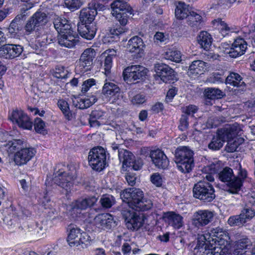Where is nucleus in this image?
Here are the masks:
<instances>
[{"label": "nucleus", "mask_w": 255, "mask_h": 255, "mask_svg": "<svg viewBox=\"0 0 255 255\" xmlns=\"http://www.w3.org/2000/svg\"><path fill=\"white\" fill-rule=\"evenodd\" d=\"M200 239L204 242L199 245L198 250L202 255H225L230 245L228 233L220 227L212 228L210 232L202 236Z\"/></svg>", "instance_id": "nucleus-1"}, {"label": "nucleus", "mask_w": 255, "mask_h": 255, "mask_svg": "<svg viewBox=\"0 0 255 255\" xmlns=\"http://www.w3.org/2000/svg\"><path fill=\"white\" fill-rule=\"evenodd\" d=\"M120 196L126 205L130 209L137 211H145L151 209L153 204L151 200L143 196V192L138 188H129L123 191Z\"/></svg>", "instance_id": "nucleus-2"}, {"label": "nucleus", "mask_w": 255, "mask_h": 255, "mask_svg": "<svg viewBox=\"0 0 255 255\" xmlns=\"http://www.w3.org/2000/svg\"><path fill=\"white\" fill-rule=\"evenodd\" d=\"M242 133L243 130L238 124L227 125L217 130L216 135L212 138L208 144V147L212 150H219L223 147L227 139L233 138L236 135H241Z\"/></svg>", "instance_id": "nucleus-3"}, {"label": "nucleus", "mask_w": 255, "mask_h": 255, "mask_svg": "<svg viewBox=\"0 0 255 255\" xmlns=\"http://www.w3.org/2000/svg\"><path fill=\"white\" fill-rule=\"evenodd\" d=\"M239 165L240 169L237 176L234 175L232 169L228 167L224 168L218 174L221 181L228 183L229 189L227 191L231 194L238 193L247 176L246 170L242 169L240 164Z\"/></svg>", "instance_id": "nucleus-4"}, {"label": "nucleus", "mask_w": 255, "mask_h": 255, "mask_svg": "<svg viewBox=\"0 0 255 255\" xmlns=\"http://www.w3.org/2000/svg\"><path fill=\"white\" fill-rule=\"evenodd\" d=\"M76 177V169L73 164L68 165L66 170L59 169L55 172L52 179L53 183L64 190L66 194L70 192L73 181Z\"/></svg>", "instance_id": "nucleus-5"}, {"label": "nucleus", "mask_w": 255, "mask_h": 255, "mask_svg": "<svg viewBox=\"0 0 255 255\" xmlns=\"http://www.w3.org/2000/svg\"><path fill=\"white\" fill-rule=\"evenodd\" d=\"M177 167L182 173H189L194 166L193 152L188 147L181 146L175 151Z\"/></svg>", "instance_id": "nucleus-6"}, {"label": "nucleus", "mask_w": 255, "mask_h": 255, "mask_svg": "<svg viewBox=\"0 0 255 255\" xmlns=\"http://www.w3.org/2000/svg\"><path fill=\"white\" fill-rule=\"evenodd\" d=\"M68 230L67 241L70 247H74L81 245L82 248H84L90 243L91 237L79 227L70 225Z\"/></svg>", "instance_id": "nucleus-7"}, {"label": "nucleus", "mask_w": 255, "mask_h": 255, "mask_svg": "<svg viewBox=\"0 0 255 255\" xmlns=\"http://www.w3.org/2000/svg\"><path fill=\"white\" fill-rule=\"evenodd\" d=\"M120 211L125 220L126 226L128 230L132 231H137L143 226V217L139 216L126 205L120 207Z\"/></svg>", "instance_id": "nucleus-8"}, {"label": "nucleus", "mask_w": 255, "mask_h": 255, "mask_svg": "<svg viewBox=\"0 0 255 255\" xmlns=\"http://www.w3.org/2000/svg\"><path fill=\"white\" fill-rule=\"evenodd\" d=\"M193 193L194 197L205 202H210L215 198L213 186L204 180L194 184Z\"/></svg>", "instance_id": "nucleus-9"}, {"label": "nucleus", "mask_w": 255, "mask_h": 255, "mask_svg": "<svg viewBox=\"0 0 255 255\" xmlns=\"http://www.w3.org/2000/svg\"><path fill=\"white\" fill-rule=\"evenodd\" d=\"M106 151L101 146L94 147L89 152L88 161L91 168L96 171H101L106 165Z\"/></svg>", "instance_id": "nucleus-10"}, {"label": "nucleus", "mask_w": 255, "mask_h": 255, "mask_svg": "<svg viewBox=\"0 0 255 255\" xmlns=\"http://www.w3.org/2000/svg\"><path fill=\"white\" fill-rule=\"evenodd\" d=\"M112 13L121 25H126L128 21V14H132L131 7L121 0H115L111 4Z\"/></svg>", "instance_id": "nucleus-11"}, {"label": "nucleus", "mask_w": 255, "mask_h": 255, "mask_svg": "<svg viewBox=\"0 0 255 255\" xmlns=\"http://www.w3.org/2000/svg\"><path fill=\"white\" fill-rule=\"evenodd\" d=\"M149 73L147 68L140 65H132L126 68L123 73L124 79L127 82L142 80Z\"/></svg>", "instance_id": "nucleus-12"}, {"label": "nucleus", "mask_w": 255, "mask_h": 255, "mask_svg": "<svg viewBox=\"0 0 255 255\" xmlns=\"http://www.w3.org/2000/svg\"><path fill=\"white\" fill-rule=\"evenodd\" d=\"M97 201L95 196L78 199L69 205V212L73 218L80 217L82 211L93 206Z\"/></svg>", "instance_id": "nucleus-13"}, {"label": "nucleus", "mask_w": 255, "mask_h": 255, "mask_svg": "<svg viewBox=\"0 0 255 255\" xmlns=\"http://www.w3.org/2000/svg\"><path fill=\"white\" fill-rule=\"evenodd\" d=\"M96 56V50L92 48H88L84 50L76 69L80 73L90 71L92 68L93 60Z\"/></svg>", "instance_id": "nucleus-14"}, {"label": "nucleus", "mask_w": 255, "mask_h": 255, "mask_svg": "<svg viewBox=\"0 0 255 255\" xmlns=\"http://www.w3.org/2000/svg\"><path fill=\"white\" fill-rule=\"evenodd\" d=\"M104 5L98 3L96 0H92L88 6L80 11V20L81 23H95L94 20L97 14V10L104 9Z\"/></svg>", "instance_id": "nucleus-15"}, {"label": "nucleus", "mask_w": 255, "mask_h": 255, "mask_svg": "<svg viewBox=\"0 0 255 255\" xmlns=\"http://www.w3.org/2000/svg\"><path fill=\"white\" fill-rule=\"evenodd\" d=\"M154 77L156 80H160L163 82L166 83L171 80H174L175 78V73L168 65L158 63L154 66Z\"/></svg>", "instance_id": "nucleus-16"}, {"label": "nucleus", "mask_w": 255, "mask_h": 255, "mask_svg": "<svg viewBox=\"0 0 255 255\" xmlns=\"http://www.w3.org/2000/svg\"><path fill=\"white\" fill-rule=\"evenodd\" d=\"M214 212L208 210H200L195 212L192 219V225L198 228L205 226L213 220Z\"/></svg>", "instance_id": "nucleus-17"}, {"label": "nucleus", "mask_w": 255, "mask_h": 255, "mask_svg": "<svg viewBox=\"0 0 255 255\" xmlns=\"http://www.w3.org/2000/svg\"><path fill=\"white\" fill-rule=\"evenodd\" d=\"M117 50L114 49H109L105 50L95 61V63H99V66L102 65V60L104 59V67L105 74L107 77L110 74L111 69L113 65V59L117 55Z\"/></svg>", "instance_id": "nucleus-18"}, {"label": "nucleus", "mask_w": 255, "mask_h": 255, "mask_svg": "<svg viewBox=\"0 0 255 255\" xmlns=\"http://www.w3.org/2000/svg\"><path fill=\"white\" fill-rule=\"evenodd\" d=\"M95 226L103 230H110L117 225L113 215L109 213L99 214L94 219Z\"/></svg>", "instance_id": "nucleus-19"}, {"label": "nucleus", "mask_w": 255, "mask_h": 255, "mask_svg": "<svg viewBox=\"0 0 255 255\" xmlns=\"http://www.w3.org/2000/svg\"><path fill=\"white\" fill-rule=\"evenodd\" d=\"M212 28L219 31L223 36L227 35L230 32L238 33L239 28L235 25L228 24L221 18H217L212 20L211 22Z\"/></svg>", "instance_id": "nucleus-20"}, {"label": "nucleus", "mask_w": 255, "mask_h": 255, "mask_svg": "<svg viewBox=\"0 0 255 255\" xmlns=\"http://www.w3.org/2000/svg\"><path fill=\"white\" fill-rule=\"evenodd\" d=\"M247 49V43L244 38L237 37L236 38L229 49L225 51L233 58H236L245 54Z\"/></svg>", "instance_id": "nucleus-21"}, {"label": "nucleus", "mask_w": 255, "mask_h": 255, "mask_svg": "<svg viewBox=\"0 0 255 255\" xmlns=\"http://www.w3.org/2000/svg\"><path fill=\"white\" fill-rule=\"evenodd\" d=\"M36 150L32 147H23L14 154V161L17 165L26 164L35 154Z\"/></svg>", "instance_id": "nucleus-22"}, {"label": "nucleus", "mask_w": 255, "mask_h": 255, "mask_svg": "<svg viewBox=\"0 0 255 255\" xmlns=\"http://www.w3.org/2000/svg\"><path fill=\"white\" fill-rule=\"evenodd\" d=\"M78 41V37L72 29L60 33L58 35V42L61 46L68 48L73 47Z\"/></svg>", "instance_id": "nucleus-23"}, {"label": "nucleus", "mask_w": 255, "mask_h": 255, "mask_svg": "<svg viewBox=\"0 0 255 255\" xmlns=\"http://www.w3.org/2000/svg\"><path fill=\"white\" fill-rule=\"evenodd\" d=\"M9 119L12 123H16L20 128L26 129L32 128V122L25 113H11Z\"/></svg>", "instance_id": "nucleus-24"}, {"label": "nucleus", "mask_w": 255, "mask_h": 255, "mask_svg": "<svg viewBox=\"0 0 255 255\" xmlns=\"http://www.w3.org/2000/svg\"><path fill=\"white\" fill-rule=\"evenodd\" d=\"M150 157L154 165L160 169H165L169 165V161L163 151L157 149L150 152Z\"/></svg>", "instance_id": "nucleus-25"}, {"label": "nucleus", "mask_w": 255, "mask_h": 255, "mask_svg": "<svg viewBox=\"0 0 255 255\" xmlns=\"http://www.w3.org/2000/svg\"><path fill=\"white\" fill-rule=\"evenodd\" d=\"M22 51V47L19 45H4L0 47V57L13 58L18 56Z\"/></svg>", "instance_id": "nucleus-26"}, {"label": "nucleus", "mask_w": 255, "mask_h": 255, "mask_svg": "<svg viewBox=\"0 0 255 255\" xmlns=\"http://www.w3.org/2000/svg\"><path fill=\"white\" fill-rule=\"evenodd\" d=\"M208 65L202 60H195L190 64L188 75L192 78H195L204 74L208 69Z\"/></svg>", "instance_id": "nucleus-27"}, {"label": "nucleus", "mask_w": 255, "mask_h": 255, "mask_svg": "<svg viewBox=\"0 0 255 255\" xmlns=\"http://www.w3.org/2000/svg\"><path fill=\"white\" fill-rule=\"evenodd\" d=\"M78 30L80 35L83 38L91 40L96 33L97 28L96 23H81L78 25Z\"/></svg>", "instance_id": "nucleus-28"}, {"label": "nucleus", "mask_w": 255, "mask_h": 255, "mask_svg": "<svg viewBox=\"0 0 255 255\" xmlns=\"http://www.w3.org/2000/svg\"><path fill=\"white\" fill-rule=\"evenodd\" d=\"M144 47L142 39L137 36H135L128 41L127 49L130 53L140 55L143 53Z\"/></svg>", "instance_id": "nucleus-29"}, {"label": "nucleus", "mask_w": 255, "mask_h": 255, "mask_svg": "<svg viewBox=\"0 0 255 255\" xmlns=\"http://www.w3.org/2000/svg\"><path fill=\"white\" fill-rule=\"evenodd\" d=\"M120 88L110 79L106 78L102 88V94L106 97H112L120 93Z\"/></svg>", "instance_id": "nucleus-30"}, {"label": "nucleus", "mask_w": 255, "mask_h": 255, "mask_svg": "<svg viewBox=\"0 0 255 255\" xmlns=\"http://www.w3.org/2000/svg\"><path fill=\"white\" fill-rule=\"evenodd\" d=\"M204 95L205 97V104L206 105L213 104L212 100L220 99L223 97V92L219 89L208 88L205 89Z\"/></svg>", "instance_id": "nucleus-31"}, {"label": "nucleus", "mask_w": 255, "mask_h": 255, "mask_svg": "<svg viewBox=\"0 0 255 255\" xmlns=\"http://www.w3.org/2000/svg\"><path fill=\"white\" fill-rule=\"evenodd\" d=\"M226 84L236 87L241 91H244L246 88V85L242 78L237 73H231L226 79Z\"/></svg>", "instance_id": "nucleus-32"}, {"label": "nucleus", "mask_w": 255, "mask_h": 255, "mask_svg": "<svg viewBox=\"0 0 255 255\" xmlns=\"http://www.w3.org/2000/svg\"><path fill=\"white\" fill-rule=\"evenodd\" d=\"M192 12L188 4L181 1L177 3L175 9V15L177 19L182 20L188 18Z\"/></svg>", "instance_id": "nucleus-33"}, {"label": "nucleus", "mask_w": 255, "mask_h": 255, "mask_svg": "<svg viewBox=\"0 0 255 255\" xmlns=\"http://www.w3.org/2000/svg\"><path fill=\"white\" fill-rule=\"evenodd\" d=\"M119 158L123 163V168L126 170L127 167H130V165L134 161V156L129 151L121 149L119 150Z\"/></svg>", "instance_id": "nucleus-34"}, {"label": "nucleus", "mask_w": 255, "mask_h": 255, "mask_svg": "<svg viewBox=\"0 0 255 255\" xmlns=\"http://www.w3.org/2000/svg\"><path fill=\"white\" fill-rule=\"evenodd\" d=\"M166 221L168 224L175 229H180L184 224L183 217L174 212H168L164 216Z\"/></svg>", "instance_id": "nucleus-35"}, {"label": "nucleus", "mask_w": 255, "mask_h": 255, "mask_svg": "<svg viewBox=\"0 0 255 255\" xmlns=\"http://www.w3.org/2000/svg\"><path fill=\"white\" fill-rule=\"evenodd\" d=\"M164 57L167 60L179 63L181 61V52L175 47L165 48L163 53Z\"/></svg>", "instance_id": "nucleus-36"}, {"label": "nucleus", "mask_w": 255, "mask_h": 255, "mask_svg": "<svg viewBox=\"0 0 255 255\" xmlns=\"http://www.w3.org/2000/svg\"><path fill=\"white\" fill-rule=\"evenodd\" d=\"M220 167V164L218 161L213 162L203 168V170L205 172V175H203V177L209 182H212L214 180L213 174H215L219 169Z\"/></svg>", "instance_id": "nucleus-37"}, {"label": "nucleus", "mask_w": 255, "mask_h": 255, "mask_svg": "<svg viewBox=\"0 0 255 255\" xmlns=\"http://www.w3.org/2000/svg\"><path fill=\"white\" fill-rule=\"evenodd\" d=\"M197 41L202 48L207 50L210 48L213 38L207 31H202L197 36Z\"/></svg>", "instance_id": "nucleus-38"}, {"label": "nucleus", "mask_w": 255, "mask_h": 255, "mask_svg": "<svg viewBox=\"0 0 255 255\" xmlns=\"http://www.w3.org/2000/svg\"><path fill=\"white\" fill-rule=\"evenodd\" d=\"M203 22V18L200 13L192 11L187 19L188 24L194 29L197 30L201 28Z\"/></svg>", "instance_id": "nucleus-39"}, {"label": "nucleus", "mask_w": 255, "mask_h": 255, "mask_svg": "<svg viewBox=\"0 0 255 255\" xmlns=\"http://www.w3.org/2000/svg\"><path fill=\"white\" fill-rule=\"evenodd\" d=\"M54 25L59 34L71 29L69 21L63 17H56L54 21Z\"/></svg>", "instance_id": "nucleus-40"}, {"label": "nucleus", "mask_w": 255, "mask_h": 255, "mask_svg": "<svg viewBox=\"0 0 255 255\" xmlns=\"http://www.w3.org/2000/svg\"><path fill=\"white\" fill-rule=\"evenodd\" d=\"M251 241L247 238L242 239L237 242L235 254L239 255L246 252V249H249L252 246Z\"/></svg>", "instance_id": "nucleus-41"}, {"label": "nucleus", "mask_w": 255, "mask_h": 255, "mask_svg": "<svg viewBox=\"0 0 255 255\" xmlns=\"http://www.w3.org/2000/svg\"><path fill=\"white\" fill-rule=\"evenodd\" d=\"M31 18L34 22L35 25L37 26V29L43 26L48 21L46 14L39 11L36 12Z\"/></svg>", "instance_id": "nucleus-42"}, {"label": "nucleus", "mask_w": 255, "mask_h": 255, "mask_svg": "<svg viewBox=\"0 0 255 255\" xmlns=\"http://www.w3.org/2000/svg\"><path fill=\"white\" fill-rule=\"evenodd\" d=\"M24 141L21 139H14L11 141H9L6 144L7 147L8 151L10 153H13L15 151L20 150L24 146Z\"/></svg>", "instance_id": "nucleus-43"}, {"label": "nucleus", "mask_w": 255, "mask_h": 255, "mask_svg": "<svg viewBox=\"0 0 255 255\" xmlns=\"http://www.w3.org/2000/svg\"><path fill=\"white\" fill-rule=\"evenodd\" d=\"M241 214L245 219L246 222H247L255 215V206L253 205L250 207L249 205H247L242 210Z\"/></svg>", "instance_id": "nucleus-44"}, {"label": "nucleus", "mask_w": 255, "mask_h": 255, "mask_svg": "<svg viewBox=\"0 0 255 255\" xmlns=\"http://www.w3.org/2000/svg\"><path fill=\"white\" fill-rule=\"evenodd\" d=\"M228 223L231 226H242L246 222L240 214L239 215L230 217L228 219Z\"/></svg>", "instance_id": "nucleus-45"}, {"label": "nucleus", "mask_w": 255, "mask_h": 255, "mask_svg": "<svg viewBox=\"0 0 255 255\" xmlns=\"http://www.w3.org/2000/svg\"><path fill=\"white\" fill-rule=\"evenodd\" d=\"M100 201L102 206L105 208H111L115 203L114 197L109 194L103 195Z\"/></svg>", "instance_id": "nucleus-46"}, {"label": "nucleus", "mask_w": 255, "mask_h": 255, "mask_svg": "<svg viewBox=\"0 0 255 255\" xmlns=\"http://www.w3.org/2000/svg\"><path fill=\"white\" fill-rule=\"evenodd\" d=\"M96 102L95 96H92L89 98L81 99L76 105L80 109L87 108Z\"/></svg>", "instance_id": "nucleus-47"}, {"label": "nucleus", "mask_w": 255, "mask_h": 255, "mask_svg": "<svg viewBox=\"0 0 255 255\" xmlns=\"http://www.w3.org/2000/svg\"><path fill=\"white\" fill-rule=\"evenodd\" d=\"M237 136V135H236L233 138L226 140L227 141V144L226 146V149L228 152H233L236 151L240 145V143L237 141L236 139H234Z\"/></svg>", "instance_id": "nucleus-48"}, {"label": "nucleus", "mask_w": 255, "mask_h": 255, "mask_svg": "<svg viewBox=\"0 0 255 255\" xmlns=\"http://www.w3.org/2000/svg\"><path fill=\"white\" fill-rule=\"evenodd\" d=\"M226 121L224 118L214 117L210 118L207 122L208 126L210 128H214L218 127L222 123Z\"/></svg>", "instance_id": "nucleus-49"}, {"label": "nucleus", "mask_w": 255, "mask_h": 255, "mask_svg": "<svg viewBox=\"0 0 255 255\" xmlns=\"http://www.w3.org/2000/svg\"><path fill=\"white\" fill-rule=\"evenodd\" d=\"M82 4L81 0H65V6L71 10L79 8Z\"/></svg>", "instance_id": "nucleus-50"}, {"label": "nucleus", "mask_w": 255, "mask_h": 255, "mask_svg": "<svg viewBox=\"0 0 255 255\" xmlns=\"http://www.w3.org/2000/svg\"><path fill=\"white\" fill-rule=\"evenodd\" d=\"M125 25H115L112 27L110 30V33L111 35L118 36L127 31L128 29Z\"/></svg>", "instance_id": "nucleus-51"}, {"label": "nucleus", "mask_w": 255, "mask_h": 255, "mask_svg": "<svg viewBox=\"0 0 255 255\" xmlns=\"http://www.w3.org/2000/svg\"><path fill=\"white\" fill-rule=\"evenodd\" d=\"M96 84V80L93 78H90L84 81L81 86V92L82 93H86L90 88L95 85Z\"/></svg>", "instance_id": "nucleus-52"}, {"label": "nucleus", "mask_w": 255, "mask_h": 255, "mask_svg": "<svg viewBox=\"0 0 255 255\" xmlns=\"http://www.w3.org/2000/svg\"><path fill=\"white\" fill-rule=\"evenodd\" d=\"M150 181L156 187H161L163 181L161 175L158 173L152 174L150 177Z\"/></svg>", "instance_id": "nucleus-53"}, {"label": "nucleus", "mask_w": 255, "mask_h": 255, "mask_svg": "<svg viewBox=\"0 0 255 255\" xmlns=\"http://www.w3.org/2000/svg\"><path fill=\"white\" fill-rule=\"evenodd\" d=\"M34 128L35 131L38 133H42L45 129V124L40 118H36L34 121Z\"/></svg>", "instance_id": "nucleus-54"}, {"label": "nucleus", "mask_w": 255, "mask_h": 255, "mask_svg": "<svg viewBox=\"0 0 255 255\" xmlns=\"http://www.w3.org/2000/svg\"><path fill=\"white\" fill-rule=\"evenodd\" d=\"M67 71L62 67H58L56 68L53 73V76L59 79H64L66 78Z\"/></svg>", "instance_id": "nucleus-55"}, {"label": "nucleus", "mask_w": 255, "mask_h": 255, "mask_svg": "<svg viewBox=\"0 0 255 255\" xmlns=\"http://www.w3.org/2000/svg\"><path fill=\"white\" fill-rule=\"evenodd\" d=\"M223 81L222 75L218 72L213 73L209 78V81L213 83H222Z\"/></svg>", "instance_id": "nucleus-56"}, {"label": "nucleus", "mask_w": 255, "mask_h": 255, "mask_svg": "<svg viewBox=\"0 0 255 255\" xmlns=\"http://www.w3.org/2000/svg\"><path fill=\"white\" fill-rule=\"evenodd\" d=\"M145 96L141 94H137L134 96L131 99V103L133 105H139L145 102Z\"/></svg>", "instance_id": "nucleus-57"}, {"label": "nucleus", "mask_w": 255, "mask_h": 255, "mask_svg": "<svg viewBox=\"0 0 255 255\" xmlns=\"http://www.w3.org/2000/svg\"><path fill=\"white\" fill-rule=\"evenodd\" d=\"M8 33H9L11 36H13L16 33V31L18 30V23L15 19H13L10 23L9 27L7 29Z\"/></svg>", "instance_id": "nucleus-58"}, {"label": "nucleus", "mask_w": 255, "mask_h": 255, "mask_svg": "<svg viewBox=\"0 0 255 255\" xmlns=\"http://www.w3.org/2000/svg\"><path fill=\"white\" fill-rule=\"evenodd\" d=\"M168 39V35L165 34L163 32H157L155 33L154 36V39L156 42H165Z\"/></svg>", "instance_id": "nucleus-59"}, {"label": "nucleus", "mask_w": 255, "mask_h": 255, "mask_svg": "<svg viewBox=\"0 0 255 255\" xmlns=\"http://www.w3.org/2000/svg\"><path fill=\"white\" fill-rule=\"evenodd\" d=\"M126 180L128 184L131 186H133L136 183V177L135 174L131 173L127 174L126 176Z\"/></svg>", "instance_id": "nucleus-60"}, {"label": "nucleus", "mask_w": 255, "mask_h": 255, "mask_svg": "<svg viewBox=\"0 0 255 255\" xmlns=\"http://www.w3.org/2000/svg\"><path fill=\"white\" fill-rule=\"evenodd\" d=\"M190 113H185V114L183 115L180 119V126L181 130H184L188 126L187 122V115H189Z\"/></svg>", "instance_id": "nucleus-61"}, {"label": "nucleus", "mask_w": 255, "mask_h": 255, "mask_svg": "<svg viewBox=\"0 0 255 255\" xmlns=\"http://www.w3.org/2000/svg\"><path fill=\"white\" fill-rule=\"evenodd\" d=\"M58 106L62 112H67L69 110V105L66 101L59 100L57 103Z\"/></svg>", "instance_id": "nucleus-62"}, {"label": "nucleus", "mask_w": 255, "mask_h": 255, "mask_svg": "<svg viewBox=\"0 0 255 255\" xmlns=\"http://www.w3.org/2000/svg\"><path fill=\"white\" fill-rule=\"evenodd\" d=\"M25 30L26 31L29 32L34 30L35 28H37V26L36 25H35L34 22L33 20H32L31 17L27 21V22L25 25Z\"/></svg>", "instance_id": "nucleus-63"}, {"label": "nucleus", "mask_w": 255, "mask_h": 255, "mask_svg": "<svg viewBox=\"0 0 255 255\" xmlns=\"http://www.w3.org/2000/svg\"><path fill=\"white\" fill-rule=\"evenodd\" d=\"M151 110L154 112L161 111L164 110L163 104L161 102H157L152 106Z\"/></svg>", "instance_id": "nucleus-64"}]
</instances>
